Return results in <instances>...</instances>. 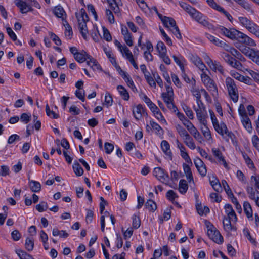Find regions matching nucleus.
<instances>
[{
	"label": "nucleus",
	"mask_w": 259,
	"mask_h": 259,
	"mask_svg": "<svg viewBox=\"0 0 259 259\" xmlns=\"http://www.w3.org/2000/svg\"><path fill=\"white\" fill-rule=\"evenodd\" d=\"M225 84L231 99L234 102H237L239 97L238 89L234 80L232 78L228 77L226 78Z\"/></svg>",
	"instance_id": "1"
},
{
	"label": "nucleus",
	"mask_w": 259,
	"mask_h": 259,
	"mask_svg": "<svg viewBox=\"0 0 259 259\" xmlns=\"http://www.w3.org/2000/svg\"><path fill=\"white\" fill-rule=\"evenodd\" d=\"M238 20L242 26L254 34L259 28V26L245 17H239Z\"/></svg>",
	"instance_id": "2"
},
{
	"label": "nucleus",
	"mask_w": 259,
	"mask_h": 259,
	"mask_svg": "<svg viewBox=\"0 0 259 259\" xmlns=\"http://www.w3.org/2000/svg\"><path fill=\"white\" fill-rule=\"evenodd\" d=\"M207 235L209 238L217 244H221L223 242V237L220 232L212 225L207 226Z\"/></svg>",
	"instance_id": "3"
},
{
	"label": "nucleus",
	"mask_w": 259,
	"mask_h": 259,
	"mask_svg": "<svg viewBox=\"0 0 259 259\" xmlns=\"http://www.w3.org/2000/svg\"><path fill=\"white\" fill-rule=\"evenodd\" d=\"M154 176L161 182L167 185L169 182V176L165 170L161 167H156L153 170Z\"/></svg>",
	"instance_id": "4"
},
{
	"label": "nucleus",
	"mask_w": 259,
	"mask_h": 259,
	"mask_svg": "<svg viewBox=\"0 0 259 259\" xmlns=\"http://www.w3.org/2000/svg\"><path fill=\"white\" fill-rule=\"evenodd\" d=\"M192 17L202 25L210 28L212 25L208 22L206 17L203 14L196 10Z\"/></svg>",
	"instance_id": "5"
},
{
	"label": "nucleus",
	"mask_w": 259,
	"mask_h": 259,
	"mask_svg": "<svg viewBox=\"0 0 259 259\" xmlns=\"http://www.w3.org/2000/svg\"><path fill=\"white\" fill-rule=\"evenodd\" d=\"M79 16H76L78 22L79 29H88L87 22L89 21V17L83 9L80 10Z\"/></svg>",
	"instance_id": "6"
},
{
	"label": "nucleus",
	"mask_w": 259,
	"mask_h": 259,
	"mask_svg": "<svg viewBox=\"0 0 259 259\" xmlns=\"http://www.w3.org/2000/svg\"><path fill=\"white\" fill-rule=\"evenodd\" d=\"M132 112L134 117L137 120H140L143 115L147 116L145 109L141 104H138L133 107Z\"/></svg>",
	"instance_id": "7"
},
{
	"label": "nucleus",
	"mask_w": 259,
	"mask_h": 259,
	"mask_svg": "<svg viewBox=\"0 0 259 259\" xmlns=\"http://www.w3.org/2000/svg\"><path fill=\"white\" fill-rule=\"evenodd\" d=\"M194 163L199 174L202 177H205L207 173V169L203 161L200 158L196 157L194 159Z\"/></svg>",
	"instance_id": "8"
},
{
	"label": "nucleus",
	"mask_w": 259,
	"mask_h": 259,
	"mask_svg": "<svg viewBox=\"0 0 259 259\" xmlns=\"http://www.w3.org/2000/svg\"><path fill=\"white\" fill-rule=\"evenodd\" d=\"M15 4L20 9L22 13H27L29 11H33L32 7L22 0H15Z\"/></svg>",
	"instance_id": "9"
},
{
	"label": "nucleus",
	"mask_w": 259,
	"mask_h": 259,
	"mask_svg": "<svg viewBox=\"0 0 259 259\" xmlns=\"http://www.w3.org/2000/svg\"><path fill=\"white\" fill-rule=\"evenodd\" d=\"M219 30L220 33L224 36L233 40L235 38L237 30L235 29L229 30L224 26H220Z\"/></svg>",
	"instance_id": "10"
},
{
	"label": "nucleus",
	"mask_w": 259,
	"mask_h": 259,
	"mask_svg": "<svg viewBox=\"0 0 259 259\" xmlns=\"http://www.w3.org/2000/svg\"><path fill=\"white\" fill-rule=\"evenodd\" d=\"M161 148L162 151L168 158L170 160H172V154L170 149V145L168 142L166 140H162L161 143Z\"/></svg>",
	"instance_id": "11"
},
{
	"label": "nucleus",
	"mask_w": 259,
	"mask_h": 259,
	"mask_svg": "<svg viewBox=\"0 0 259 259\" xmlns=\"http://www.w3.org/2000/svg\"><path fill=\"white\" fill-rule=\"evenodd\" d=\"M87 58L89 60L87 61V63L93 70H101V66L95 59L90 55L87 56Z\"/></svg>",
	"instance_id": "12"
},
{
	"label": "nucleus",
	"mask_w": 259,
	"mask_h": 259,
	"mask_svg": "<svg viewBox=\"0 0 259 259\" xmlns=\"http://www.w3.org/2000/svg\"><path fill=\"white\" fill-rule=\"evenodd\" d=\"M53 13L56 17L61 18L63 21L66 20V14L65 11L60 5L55 7Z\"/></svg>",
	"instance_id": "13"
},
{
	"label": "nucleus",
	"mask_w": 259,
	"mask_h": 259,
	"mask_svg": "<svg viewBox=\"0 0 259 259\" xmlns=\"http://www.w3.org/2000/svg\"><path fill=\"white\" fill-rule=\"evenodd\" d=\"M191 60L192 62L202 71H204L205 69L207 70L205 65L203 63L201 59L198 56L192 55L191 57Z\"/></svg>",
	"instance_id": "14"
},
{
	"label": "nucleus",
	"mask_w": 259,
	"mask_h": 259,
	"mask_svg": "<svg viewBox=\"0 0 259 259\" xmlns=\"http://www.w3.org/2000/svg\"><path fill=\"white\" fill-rule=\"evenodd\" d=\"M140 98L145 102L147 105L149 107L152 112L155 111V110H157L158 107L154 104L151 100L144 94L140 95Z\"/></svg>",
	"instance_id": "15"
},
{
	"label": "nucleus",
	"mask_w": 259,
	"mask_h": 259,
	"mask_svg": "<svg viewBox=\"0 0 259 259\" xmlns=\"http://www.w3.org/2000/svg\"><path fill=\"white\" fill-rule=\"evenodd\" d=\"M215 130L221 135L223 136L225 133L228 132V128L226 124L224 122L215 123L213 125Z\"/></svg>",
	"instance_id": "16"
},
{
	"label": "nucleus",
	"mask_w": 259,
	"mask_h": 259,
	"mask_svg": "<svg viewBox=\"0 0 259 259\" xmlns=\"http://www.w3.org/2000/svg\"><path fill=\"white\" fill-rule=\"evenodd\" d=\"M243 209L244 211L246 214V217L249 219L252 220L253 219V214H252V210L251 206V205L248 201L244 202L243 205Z\"/></svg>",
	"instance_id": "17"
},
{
	"label": "nucleus",
	"mask_w": 259,
	"mask_h": 259,
	"mask_svg": "<svg viewBox=\"0 0 259 259\" xmlns=\"http://www.w3.org/2000/svg\"><path fill=\"white\" fill-rule=\"evenodd\" d=\"M231 221H232L230 220V219H226V218H225L223 220L224 228L225 231L228 232H230L232 231H236L237 230L236 227L231 224Z\"/></svg>",
	"instance_id": "18"
},
{
	"label": "nucleus",
	"mask_w": 259,
	"mask_h": 259,
	"mask_svg": "<svg viewBox=\"0 0 259 259\" xmlns=\"http://www.w3.org/2000/svg\"><path fill=\"white\" fill-rule=\"evenodd\" d=\"M179 4L180 6L185 11H186L191 17L193 16L194 13L196 12L197 10L196 9L191 7L190 5L186 3L181 2L179 3Z\"/></svg>",
	"instance_id": "19"
},
{
	"label": "nucleus",
	"mask_w": 259,
	"mask_h": 259,
	"mask_svg": "<svg viewBox=\"0 0 259 259\" xmlns=\"http://www.w3.org/2000/svg\"><path fill=\"white\" fill-rule=\"evenodd\" d=\"M125 51L126 52L125 57H126V59L130 61V62L133 65V66L136 69H138V66L135 61L133 58V55L131 51L130 50V49L128 48H126Z\"/></svg>",
	"instance_id": "20"
},
{
	"label": "nucleus",
	"mask_w": 259,
	"mask_h": 259,
	"mask_svg": "<svg viewBox=\"0 0 259 259\" xmlns=\"http://www.w3.org/2000/svg\"><path fill=\"white\" fill-rule=\"evenodd\" d=\"M241 121L243 126L249 133H251L252 131L251 120L248 116L241 118Z\"/></svg>",
	"instance_id": "21"
},
{
	"label": "nucleus",
	"mask_w": 259,
	"mask_h": 259,
	"mask_svg": "<svg viewBox=\"0 0 259 259\" xmlns=\"http://www.w3.org/2000/svg\"><path fill=\"white\" fill-rule=\"evenodd\" d=\"M183 139L184 140V143L189 148L193 150L196 148V146L193 139L189 134L187 135L185 137H184Z\"/></svg>",
	"instance_id": "22"
},
{
	"label": "nucleus",
	"mask_w": 259,
	"mask_h": 259,
	"mask_svg": "<svg viewBox=\"0 0 259 259\" xmlns=\"http://www.w3.org/2000/svg\"><path fill=\"white\" fill-rule=\"evenodd\" d=\"M29 181V187L31 190L33 192H38L40 191L41 189V185L39 182L34 181V180H30Z\"/></svg>",
	"instance_id": "23"
},
{
	"label": "nucleus",
	"mask_w": 259,
	"mask_h": 259,
	"mask_svg": "<svg viewBox=\"0 0 259 259\" xmlns=\"http://www.w3.org/2000/svg\"><path fill=\"white\" fill-rule=\"evenodd\" d=\"M205 85L208 91L211 93L213 96H215L218 95V88L213 80Z\"/></svg>",
	"instance_id": "24"
},
{
	"label": "nucleus",
	"mask_w": 259,
	"mask_h": 259,
	"mask_svg": "<svg viewBox=\"0 0 259 259\" xmlns=\"http://www.w3.org/2000/svg\"><path fill=\"white\" fill-rule=\"evenodd\" d=\"M231 75L233 77H234L236 79H237L241 82H244L245 83H247L250 80L249 77H245V76L241 75L240 74H239L238 72H232L231 73Z\"/></svg>",
	"instance_id": "25"
},
{
	"label": "nucleus",
	"mask_w": 259,
	"mask_h": 259,
	"mask_svg": "<svg viewBox=\"0 0 259 259\" xmlns=\"http://www.w3.org/2000/svg\"><path fill=\"white\" fill-rule=\"evenodd\" d=\"M209 66L213 71L216 72L218 71L222 74L224 73V68L219 62L214 61L212 63V65H210Z\"/></svg>",
	"instance_id": "26"
},
{
	"label": "nucleus",
	"mask_w": 259,
	"mask_h": 259,
	"mask_svg": "<svg viewBox=\"0 0 259 259\" xmlns=\"http://www.w3.org/2000/svg\"><path fill=\"white\" fill-rule=\"evenodd\" d=\"M150 124L151 127L155 130V134L157 135L161 136L163 134V130L161 127L153 120L150 121Z\"/></svg>",
	"instance_id": "27"
},
{
	"label": "nucleus",
	"mask_w": 259,
	"mask_h": 259,
	"mask_svg": "<svg viewBox=\"0 0 259 259\" xmlns=\"http://www.w3.org/2000/svg\"><path fill=\"white\" fill-rule=\"evenodd\" d=\"M120 95L122 97V98L125 100L128 101L130 99V95L127 90L122 85H119L117 87Z\"/></svg>",
	"instance_id": "28"
},
{
	"label": "nucleus",
	"mask_w": 259,
	"mask_h": 259,
	"mask_svg": "<svg viewBox=\"0 0 259 259\" xmlns=\"http://www.w3.org/2000/svg\"><path fill=\"white\" fill-rule=\"evenodd\" d=\"M188 189V185L186 180L182 179L180 181L179 184V191L180 193L184 194L186 193Z\"/></svg>",
	"instance_id": "29"
},
{
	"label": "nucleus",
	"mask_w": 259,
	"mask_h": 259,
	"mask_svg": "<svg viewBox=\"0 0 259 259\" xmlns=\"http://www.w3.org/2000/svg\"><path fill=\"white\" fill-rule=\"evenodd\" d=\"M183 167L184 171L186 176V177H187L188 180L189 182H191V181H193V175H192V173L191 172V168L190 167V166L188 165H187L185 163H184Z\"/></svg>",
	"instance_id": "30"
},
{
	"label": "nucleus",
	"mask_w": 259,
	"mask_h": 259,
	"mask_svg": "<svg viewBox=\"0 0 259 259\" xmlns=\"http://www.w3.org/2000/svg\"><path fill=\"white\" fill-rule=\"evenodd\" d=\"M221 56L227 64L231 66L233 65V62L235 60L234 58L224 52L221 53Z\"/></svg>",
	"instance_id": "31"
},
{
	"label": "nucleus",
	"mask_w": 259,
	"mask_h": 259,
	"mask_svg": "<svg viewBox=\"0 0 259 259\" xmlns=\"http://www.w3.org/2000/svg\"><path fill=\"white\" fill-rule=\"evenodd\" d=\"M72 167L76 175L81 176L83 175V169L78 162H74Z\"/></svg>",
	"instance_id": "32"
},
{
	"label": "nucleus",
	"mask_w": 259,
	"mask_h": 259,
	"mask_svg": "<svg viewBox=\"0 0 259 259\" xmlns=\"http://www.w3.org/2000/svg\"><path fill=\"white\" fill-rule=\"evenodd\" d=\"M89 55L85 53L84 54L78 52L77 54H75V56L74 57L75 60L79 63H83L85 60H88L87 56Z\"/></svg>",
	"instance_id": "33"
},
{
	"label": "nucleus",
	"mask_w": 259,
	"mask_h": 259,
	"mask_svg": "<svg viewBox=\"0 0 259 259\" xmlns=\"http://www.w3.org/2000/svg\"><path fill=\"white\" fill-rule=\"evenodd\" d=\"M242 52L243 54H244L246 56L249 57L250 58H252L254 54L256 51H255L253 49L249 48V47H245L242 49H239Z\"/></svg>",
	"instance_id": "34"
},
{
	"label": "nucleus",
	"mask_w": 259,
	"mask_h": 259,
	"mask_svg": "<svg viewBox=\"0 0 259 259\" xmlns=\"http://www.w3.org/2000/svg\"><path fill=\"white\" fill-rule=\"evenodd\" d=\"M145 206L149 211H154L157 209V206L154 201L151 199H149L145 204Z\"/></svg>",
	"instance_id": "35"
},
{
	"label": "nucleus",
	"mask_w": 259,
	"mask_h": 259,
	"mask_svg": "<svg viewBox=\"0 0 259 259\" xmlns=\"http://www.w3.org/2000/svg\"><path fill=\"white\" fill-rule=\"evenodd\" d=\"M63 24L65 27V35L67 36L69 39L72 37L73 32L71 26L69 24L67 21L65 20L63 21Z\"/></svg>",
	"instance_id": "36"
},
{
	"label": "nucleus",
	"mask_w": 259,
	"mask_h": 259,
	"mask_svg": "<svg viewBox=\"0 0 259 259\" xmlns=\"http://www.w3.org/2000/svg\"><path fill=\"white\" fill-rule=\"evenodd\" d=\"M25 248L28 251H31L34 247V241L32 238L27 237L25 243Z\"/></svg>",
	"instance_id": "37"
},
{
	"label": "nucleus",
	"mask_w": 259,
	"mask_h": 259,
	"mask_svg": "<svg viewBox=\"0 0 259 259\" xmlns=\"http://www.w3.org/2000/svg\"><path fill=\"white\" fill-rule=\"evenodd\" d=\"M16 253L20 259H34L32 255L27 253L22 250H16Z\"/></svg>",
	"instance_id": "38"
},
{
	"label": "nucleus",
	"mask_w": 259,
	"mask_h": 259,
	"mask_svg": "<svg viewBox=\"0 0 259 259\" xmlns=\"http://www.w3.org/2000/svg\"><path fill=\"white\" fill-rule=\"evenodd\" d=\"M163 25L170 30L177 26L175 20L172 18L168 17V19H166V23H164Z\"/></svg>",
	"instance_id": "39"
},
{
	"label": "nucleus",
	"mask_w": 259,
	"mask_h": 259,
	"mask_svg": "<svg viewBox=\"0 0 259 259\" xmlns=\"http://www.w3.org/2000/svg\"><path fill=\"white\" fill-rule=\"evenodd\" d=\"M246 191L249 195V198L250 199H255L256 198L255 197V193L256 192L257 193V192H258L257 190H255L252 187L247 186L246 187Z\"/></svg>",
	"instance_id": "40"
},
{
	"label": "nucleus",
	"mask_w": 259,
	"mask_h": 259,
	"mask_svg": "<svg viewBox=\"0 0 259 259\" xmlns=\"http://www.w3.org/2000/svg\"><path fill=\"white\" fill-rule=\"evenodd\" d=\"M222 185L229 197H231V196H234L229 185L226 180H223L222 181Z\"/></svg>",
	"instance_id": "41"
},
{
	"label": "nucleus",
	"mask_w": 259,
	"mask_h": 259,
	"mask_svg": "<svg viewBox=\"0 0 259 259\" xmlns=\"http://www.w3.org/2000/svg\"><path fill=\"white\" fill-rule=\"evenodd\" d=\"M157 49L159 55L166 54V48L164 44L162 41H159L157 44Z\"/></svg>",
	"instance_id": "42"
},
{
	"label": "nucleus",
	"mask_w": 259,
	"mask_h": 259,
	"mask_svg": "<svg viewBox=\"0 0 259 259\" xmlns=\"http://www.w3.org/2000/svg\"><path fill=\"white\" fill-rule=\"evenodd\" d=\"M176 128L177 132L182 138L185 137L189 134L187 131L180 124H177L176 126Z\"/></svg>",
	"instance_id": "43"
},
{
	"label": "nucleus",
	"mask_w": 259,
	"mask_h": 259,
	"mask_svg": "<svg viewBox=\"0 0 259 259\" xmlns=\"http://www.w3.org/2000/svg\"><path fill=\"white\" fill-rule=\"evenodd\" d=\"M132 226L134 229H138L139 228L141 225V221L139 217L137 216L135 214H134L132 216Z\"/></svg>",
	"instance_id": "44"
},
{
	"label": "nucleus",
	"mask_w": 259,
	"mask_h": 259,
	"mask_svg": "<svg viewBox=\"0 0 259 259\" xmlns=\"http://www.w3.org/2000/svg\"><path fill=\"white\" fill-rule=\"evenodd\" d=\"M46 112L47 116L50 117L52 118L57 119L59 117V114L50 110V107L48 104H47L46 106Z\"/></svg>",
	"instance_id": "45"
},
{
	"label": "nucleus",
	"mask_w": 259,
	"mask_h": 259,
	"mask_svg": "<svg viewBox=\"0 0 259 259\" xmlns=\"http://www.w3.org/2000/svg\"><path fill=\"white\" fill-rule=\"evenodd\" d=\"M201 130L203 136L207 139L210 140L212 138L210 131L206 126H201Z\"/></svg>",
	"instance_id": "46"
},
{
	"label": "nucleus",
	"mask_w": 259,
	"mask_h": 259,
	"mask_svg": "<svg viewBox=\"0 0 259 259\" xmlns=\"http://www.w3.org/2000/svg\"><path fill=\"white\" fill-rule=\"evenodd\" d=\"M242 156L245 161L246 164L248 167L250 169H253L255 168L254 163L249 156L245 153H242Z\"/></svg>",
	"instance_id": "47"
},
{
	"label": "nucleus",
	"mask_w": 259,
	"mask_h": 259,
	"mask_svg": "<svg viewBox=\"0 0 259 259\" xmlns=\"http://www.w3.org/2000/svg\"><path fill=\"white\" fill-rule=\"evenodd\" d=\"M212 152L213 154V155L217 158L219 162H221V160H223V158H224L223 156L222 153L220 150V149L213 148H212Z\"/></svg>",
	"instance_id": "48"
},
{
	"label": "nucleus",
	"mask_w": 259,
	"mask_h": 259,
	"mask_svg": "<svg viewBox=\"0 0 259 259\" xmlns=\"http://www.w3.org/2000/svg\"><path fill=\"white\" fill-rule=\"evenodd\" d=\"M36 209L40 212L46 210L48 209L47 203L45 201L40 202L39 204L36 205Z\"/></svg>",
	"instance_id": "49"
},
{
	"label": "nucleus",
	"mask_w": 259,
	"mask_h": 259,
	"mask_svg": "<svg viewBox=\"0 0 259 259\" xmlns=\"http://www.w3.org/2000/svg\"><path fill=\"white\" fill-rule=\"evenodd\" d=\"M155 111L152 112L154 113L155 118H156L158 120L161 122L166 123V121L164 119L163 116L162 115V113L160 112L158 108L157 109V110H155Z\"/></svg>",
	"instance_id": "50"
},
{
	"label": "nucleus",
	"mask_w": 259,
	"mask_h": 259,
	"mask_svg": "<svg viewBox=\"0 0 259 259\" xmlns=\"http://www.w3.org/2000/svg\"><path fill=\"white\" fill-rule=\"evenodd\" d=\"M231 54L239 60H240L243 62L245 61V58L242 55V54L239 51H238L235 48L234 49V50H233V51Z\"/></svg>",
	"instance_id": "51"
},
{
	"label": "nucleus",
	"mask_w": 259,
	"mask_h": 259,
	"mask_svg": "<svg viewBox=\"0 0 259 259\" xmlns=\"http://www.w3.org/2000/svg\"><path fill=\"white\" fill-rule=\"evenodd\" d=\"M183 108L188 118L190 119H193L194 118V115L192 110L186 105H184L183 106Z\"/></svg>",
	"instance_id": "52"
},
{
	"label": "nucleus",
	"mask_w": 259,
	"mask_h": 259,
	"mask_svg": "<svg viewBox=\"0 0 259 259\" xmlns=\"http://www.w3.org/2000/svg\"><path fill=\"white\" fill-rule=\"evenodd\" d=\"M238 4L240 5L241 7H242L247 11L250 12L252 14L254 13V11L251 9L250 5L244 0H241V1L238 3Z\"/></svg>",
	"instance_id": "53"
},
{
	"label": "nucleus",
	"mask_w": 259,
	"mask_h": 259,
	"mask_svg": "<svg viewBox=\"0 0 259 259\" xmlns=\"http://www.w3.org/2000/svg\"><path fill=\"white\" fill-rule=\"evenodd\" d=\"M230 198H231L232 202L235 205L237 211L238 213H240L242 211V207L237 198L234 196H231Z\"/></svg>",
	"instance_id": "54"
},
{
	"label": "nucleus",
	"mask_w": 259,
	"mask_h": 259,
	"mask_svg": "<svg viewBox=\"0 0 259 259\" xmlns=\"http://www.w3.org/2000/svg\"><path fill=\"white\" fill-rule=\"evenodd\" d=\"M114 44L118 48L120 52L122 53L123 56H124L125 55L126 52L125 48L127 47L125 45L122 46L117 40H115Z\"/></svg>",
	"instance_id": "55"
},
{
	"label": "nucleus",
	"mask_w": 259,
	"mask_h": 259,
	"mask_svg": "<svg viewBox=\"0 0 259 259\" xmlns=\"http://www.w3.org/2000/svg\"><path fill=\"white\" fill-rule=\"evenodd\" d=\"M243 233L244 236L249 240V241L253 244H255L256 242L254 239L251 237L249 230L247 228H245L243 230Z\"/></svg>",
	"instance_id": "56"
},
{
	"label": "nucleus",
	"mask_w": 259,
	"mask_h": 259,
	"mask_svg": "<svg viewBox=\"0 0 259 259\" xmlns=\"http://www.w3.org/2000/svg\"><path fill=\"white\" fill-rule=\"evenodd\" d=\"M103 38L107 41H110L112 40V36L109 31L105 27H103Z\"/></svg>",
	"instance_id": "57"
},
{
	"label": "nucleus",
	"mask_w": 259,
	"mask_h": 259,
	"mask_svg": "<svg viewBox=\"0 0 259 259\" xmlns=\"http://www.w3.org/2000/svg\"><path fill=\"white\" fill-rule=\"evenodd\" d=\"M202 72L203 73L201 75V80L204 84L206 85L210 82L212 79H211L210 77L204 71Z\"/></svg>",
	"instance_id": "58"
},
{
	"label": "nucleus",
	"mask_w": 259,
	"mask_h": 259,
	"mask_svg": "<svg viewBox=\"0 0 259 259\" xmlns=\"http://www.w3.org/2000/svg\"><path fill=\"white\" fill-rule=\"evenodd\" d=\"M31 115L25 113H22L20 117L21 121L25 124L28 123L31 120Z\"/></svg>",
	"instance_id": "59"
},
{
	"label": "nucleus",
	"mask_w": 259,
	"mask_h": 259,
	"mask_svg": "<svg viewBox=\"0 0 259 259\" xmlns=\"http://www.w3.org/2000/svg\"><path fill=\"white\" fill-rule=\"evenodd\" d=\"M161 97L166 104L171 102V101H174V96L166 95L165 93H162L161 94Z\"/></svg>",
	"instance_id": "60"
},
{
	"label": "nucleus",
	"mask_w": 259,
	"mask_h": 259,
	"mask_svg": "<svg viewBox=\"0 0 259 259\" xmlns=\"http://www.w3.org/2000/svg\"><path fill=\"white\" fill-rule=\"evenodd\" d=\"M243 44L251 47H254L256 46L255 41L252 38L248 36L247 35H246V36H245V39Z\"/></svg>",
	"instance_id": "61"
},
{
	"label": "nucleus",
	"mask_w": 259,
	"mask_h": 259,
	"mask_svg": "<svg viewBox=\"0 0 259 259\" xmlns=\"http://www.w3.org/2000/svg\"><path fill=\"white\" fill-rule=\"evenodd\" d=\"M246 36V34L237 30V32L236 33L235 38L234 39L238 40L240 42L242 43L243 42L244 39H245V36Z\"/></svg>",
	"instance_id": "62"
},
{
	"label": "nucleus",
	"mask_w": 259,
	"mask_h": 259,
	"mask_svg": "<svg viewBox=\"0 0 259 259\" xmlns=\"http://www.w3.org/2000/svg\"><path fill=\"white\" fill-rule=\"evenodd\" d=\"M166 197L168 199L172 201L174 200L175 198H177L178 196L173 190H170L166 193Z\"/></svg>",
	"instance_id": "63"
},
{
	"label": "nucleus",
	"mask_w": 259,
	"mask_h": 259,
	"mask_svg": "<svg viewBox=\"0 0 259 259\" xmlns=\"http://www.w3.org/2000/svg\"><path fill=\"white\" fill-rule=\"evenodd\" d=\"M252 142L254 147L259 150V138L257 135H254L252 136Z\"/></svg>",
	"instance_id": "64"
}]
</instances>
